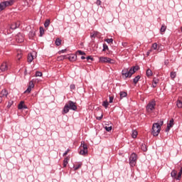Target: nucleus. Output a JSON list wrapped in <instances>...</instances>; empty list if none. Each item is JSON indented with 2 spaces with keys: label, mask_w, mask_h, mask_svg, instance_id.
<instances>
[{
  "label": "nucleus",
  "mask_w": 182,
  "mask_h": 182,
  "mask_svg": "<svg viewBox=\"0 0 182 182\" xmlns=\"http://www.w3.org/2000/svg\"><path fill=\"white\" fill-rule=\"evenodd\" d=\"M137 70H139V66L132 67L129 70L128 68H124L122 71V75L126 78L132 77Z\"/></svg>",
  "instance_id": "1"
},
{
  "label": "nucleus",
  "mask_w": 182,
  "mask_h": 182,
  "mask_svg": "<svg viewBox=\"0 0 182 182\" xmlns=\"http://www.w3.org/2000/svg\"><path fill=\"white\" fill-rule=\"evenodd\" d=\"M164 124V122L163 120H160L159 122L153 124L152 125V129H151V134H153L154 136H159L160 134V132L161 130V126Z\"/></svg>",
  "instance_id": "2"
},
{
  "label": "nucleus",
  "mask_w": 182,
  "mask_h": 182,
  "mask_svg": "<svg viewBox=\"0 0 182 182\" xmlns=\"http://www.w3.org/2000/svg\"><path fill=\"white\" fill-rule=\"evenodd\" d=\"M129 165L131 167H134L137 163V154L136 153H132L129 159Z\"/></svg>",
  "instance_id": "3"
},
{
  "label": "nucleus",
  "mask_w": 182,
  "mask_h": 182,
  "mask_svg": "<svg viewBox=\"0 0 182 182\" xmlns=\"http://www.w3.org/2000/svg\"><path fill=\"white\" fill-rule=\"evenodd\" d=\"M100 63H109L111 65H114V60L109 58V57H100L99 58Z\"/></svg>",
  "instance_id": "4"
},
{
  "label": "nucleus",
  "mask_w": 182,
  "mask_h": 182,
  "mask_svg": "<svg viewBox=\"0 0 182 182\" xmlns=\"http://www.w3.org/2000/svg\"><path fill=\"white\" fill-rule=\"evenodd\" d=\"M156 109V101L152 100L149 102L146 106V112L148 113H153V111Z\"/></svg>",
  "instance_id": "5"
},
{
  "label": "nucleus",
  "mask_w": 182,
  "mask_h": 182,
  "mask_svg": "<svg viewBox=\"0 0 182 182\" xmlns=\"http://www.w3.org/2000/svg\"><path fill=\"white\" fill-rule=\"evenodd\" d=\"M80 147H82V149L80 150V154H81V156H86V154H87V145L85 144V141L81 142Z\"/></svg>",
  "instance_id": "6"
},
{
  "label": "nucleus",
  "mask_w": 182,
  "mask_h": 182,
  "mask_svg": "<svg viewBox=\"0 0 182 182\" xmlns=\"http://www.w3.org/2000/svg\"><path fill=\"white\" fill-rule=\"evenodd\" d=\"M68 107H70V110L76 111L77 110V107L76 106V103L73 102V101H68Z\"/></svg>",
  "instance_id": "7"
},
{
  "label": "nucleus",
  "mask_w": 182,
  "mask_h": 182,
  "mask_svg": "<svg viewBox=\"0 0 182 182\" xmlns=\"http://www.w3.org/2000/svg\"><path fill=\"white\" fill-rule=\"evenodd\" d=\"M0 70L1 72H6V70H8V63H3L0 66Z\"/></svg>",
  "instance_id": "8"
},
{
  "label": "nucleus",
  "mask_w": 182,
  "mask_h": 182,
  "mask_svg": "<svg viewBox=\"0 0 182 182\" xmlns=\"http://www.w3.org/2000/svg\"><path fill=\"white\" fill-rule=\"evenodd\" d=\"M173 126H174V119H171L170 121H169V123H168L167 124V127L165 130V132H170V128L171 127H173Z\"/></svg>",
  "instance_id": "9"
},
{
  "label": "nucleus",
  "mask_w": 182,
  "mask_h": 182,
  "mask_svg": "<svg viewBox=\"0 0 182 182\" xmlns=\"http://www.w3.org/2000/svg\"><path fill=\"white\" fill-rule=\"evenodd\" d=\"M23 35L21 34L20 33L18 34H17L16 37V41L17 42H18L19 43H22V42H23Z\"/></svg>",
  "instance_id": "10"
},
{
  "label": "nucleus",
  "mask_w": 182,
  "mask_h": 182,
  "mask_svg": "<svg viewBox=\"0 0 182 182\" xmlns=\"http://www.w3.org/2000/svg\"><path fill=\"white\" fill-rule=\"evenodd\" d=\"M33 87H35V85L33 84V82L31 81L29 82V85H28L27 90H26V92H28V93H31V92L32 91V89H33Z\"/></svg>",
  "instance_id": "11"
},
{
  "label": "nucleus",
  "mask_w": 182,
  "mask_h": 182,
  "mask_svg": "<svg viewBox=\"0 0 182 182\" xmlns=\"http://www.w3.org/2000/svg\"><path fill=\"white\" fill-rule=\"evenodd\" d=\"M77 56L75 54H71L67 57L70 62H75L77 59Z\"/></svg>",
  "instance_id": "12"
},
{
  "label": "nucleus",
  "mask_w": 182,
  "mask_h": 182,
  "mask_svg": "<svg viewBox=\"0 0 182 182\" xmlns=\"http://www.w3.org/2000/svg\"><path fill=\"white\" fill-rule=\"evenodd\" d=\"M69 110H70V108L68 104H66L63 109L62 114H66L67 113H69Z\"/></svg>",
  "instance_id": "13"
},
{
  "label": "nucleus",
  "mask_w": 182,
  "mask_h": 182,
  "mask_svg": "<svg viewBox=\"0 0 182 182\" xmlns=\"http://www.w3.org/2000/svg\"><path fill=\"white\" fill-rule=\"evenodd\" d=\"M3 4H4V6L7 8V6H12V5H14V1L9 0V1H3Z\"/></svg>",
  "instance_id": "14"
},
{
  "label": "nucleus",
  "mask_w": 182,
  "mask_h": 182,
  "mask_svg": "<svg viewBox=\"0 0 182 182\" xmlns=\"http://www.w3.org/2000/svg\"><path fill=\"white\" fill-rule=\"evenodd\" d=\"M152 49L154 50H157V49H158V50H159V52L161 50H160V46L157 45V43H154L152 44L151 50Z\"/></svg>",
  "instance_id": "15"
},
{
  "label": "nucleus",
  "mask_w": 182,
  "mask_h": 182,
  "mask_svg": "<svg viewBox=\"0 0 182 182\" xmlns=\"http://www.w3.org/2000/svg\"><path fill=\"white\" fill-rule=\"evenodd\" d=\"M82 166H83V164L82 162H80L77 164L74 165L73 166L74 171L79 170V168H80V167H82Z\"/></svg>",
  "instance_id": "16"
},
{
  "label": "nucleus",
  "mask_w": 182,
  "mask_h": 182,
  "mask_svg": "<svg viewBox=\"0 0 182 182\" xmlns=\"http://www.w3.org/2000/svg\"><path fill=\"white\" fill-rule=\"evenodd\" d=\"M11 29H12L13 31H15V29H17V28H19V23H13L11 25Z\"/></svg>",
  "instance_id": "17"
},
{
  "label": "nucleus",
  "mask_w": 182,
  "mask_h": 182,
  "mask_svg": "<svg viewBox=\"0 0 182 182\" xmlns=\"http://www.w3.org/2000/svg\"><path fill=\"white\" fill-rule=\"evenodd\" d=\"M8 95H9V93L8 92V90H3L1 92V96L3 97H8Z\"/></svg>",
  "instance_id": "18"
},
{
  "label": "nucleus",
  "mask_w": 182,
  "mask_h": 182,
  "mask_svg": "<svg viewBox=\"0 0 182 182\" xmlns=\"http://www.w3.org/2000/svg\"><path fill=\"white\" fill-rule=\"evenodd\" d=\"M33 55H32V53H29L28 55V63H32L33 60Z\"/></svg>",
  "instance_id": "19"
},
{
  "label": "nucleus",
  "mask_w": 182,
  "mask_h": 182,
  "mask_svg": "<svg viewBox=\"0 0 182 182\" xmlns=\"http://www.w3.org/2000/svg\"><path fill=\"white\" fill-rule=\"evenodd\" d=\"M171 176L173 178H176V180H177V171L173 170L171 173Z\"/></svg>",
  "instance_id": "20"
},
{
  "label": "nucleus",
  "mask_w": 182,
  "mask_h": 182,
  "mask_svg": "<svg viewBox=\"0 0 182 182\" xmlns=\"http://www.w3.org/2000/svg\"><path fill=\"white\" fill-rule=\"evenodd\" d=\"M70 158L69 157H65L63 160V167H66L69 163Z\"/></svg>",
  "instance_id": "21"
},
{
  "label": "nucleus",
  "mask_w": 182,
  "mask_h": 182,
  "mask_svg": "<svg viewBox=\"0 0 182 182\" xmlns=\"http://www.w3.org/2000/svg\"><path fill=\"white\" fill-rule=\"evenodd\" d=\"M170 76H171V79H172V80H174V79H176V77L177 76V73H176V72H171Z\"/></svg>",
  "instance_id": "22"
},
{
  "label": "nucleus",
  "mask_w": 182,
  "mask_h": 182,
  "mask_svg": "<svg viewBox=\"0 0 182 182\" xmlns=\"http://www.w3.org/2000/svg\"><path fill=\"white\" fill-rule=\"evenodd\" d=\"M157 83H159V80L157 78H154L152 87H157Z\"/></svg>",
  "instance_id": "23"
},
{
  "label": "nucleus",
  "mask_w": 182,
  "mask_h": 182,
  "mask_svg": "<svg viewBox=\"0 0 182 182\" xmlns=\"http://www.w3.org/2000/svg\"><path fill=\"white\" fill-rule=\"evenodd\" d=\"M55 43L56 46H60V45H62V40H60V38H56Z\"/></svg>",
  "instance_id": "24"
},
{
  "label": "nucleus",
  "mask_w": 182,
  "mask_h": 182,
  "mask_svg": "<svg viewBox=\"0 0 182 182\" xmlns=\"http://www.w3.org/2000/svg\"><path fill=\"white\" fill-rule=\"evenodd\" d=\"M176 106L179 109H181V107H182V99H179V100H177Z\"/></svg>",
  "instance_id": "25"
},
{
  "label": "nucleus",
  "mask_w": 182,
  "mask_h": 182,
  "mask_svg": "<svg viewBox=\"0 0 182 182\" xmlns=\"http://www.w3.org/2000/svg\"><path fill=\"white\" fill-rule=\"evenodd\" d=\"M140 75H137L134 78L133 82L134 85H137V82H139V80H140Z\"/></svg>",
  "instance_id": "26"
},
{
  "label": "nucleus",
  "mask_w": 182,
  "mask_h": 182,
  "mask_svg": "<svg viewBox=\"0 0 182 182\" xmlns=\"http://www.w3.org/2000/svg\"><path fill=\"white\" fill-rule=\"evenodd\" d=\"M24 104H25V102H23V101L20 102V103L18 104V109L19 110H22V109H23Z\"/></svg>",
  "instance_id": "27"
},
{
  "label": "nucleus",
  "mask_w": 182,
  "mask_h": 182,
  "mask_svg": "<svg viewBox=\"0 0 182 182\" xmlns=\"http://www.w3.org/2000/svg\"><path fill=\"white\" fill-rule=\"evenodd\" d=\"M50 25V19H46L44 23L45 28H48Z\"/></svg>",
  "instance_id": "28"
},
{
  "label": "nucleus",
  "mask_w": 182,
  "mask_h": 182,
  "mask_svg": "<svg viewBox=\"0 0 182 182\" xmlns=\"http://www.w3.org/2000/svg\"><path fill=\"white\" fill-rule=\"evenodd\" d=\"M153 75V72L151 71V70H150L149 68H148L146 70V76L148 77H149V76H152Z\"/></svg>",
  "instance_id": "29"
},
{
  "label": "nucleus",
  "mask_w": 182,
  "mask_h": 182,
  "mask_svg": "<svg viewBox=\"0 0 182 182\" xmlns=\"http://www.w3.org/2000/svg\"><path fill=\"white\" fill-rule=\"evenodd\" d=\"M119 96H120L121 99H123V97H126L127 96V92H123V91L120 92Z\"/></svg>",
  "instance_id": "30"
},
{
  "label": "nucleus",
  "mask_w": 182,
  "mask_h": 182,
  "mask_svg": "<svg viewBox=\"0 0 182 182\" xmlns=\"http://www.w3.org/2000/svg\"><path fill=\"white\" fill-rule=\"evenodd\" d=\"M65 59H67L66 55H60L57 58V60L58 61L65 60Z\"/></svg>",
  "instance_id": "31"
},
{
  "label": "nucleus",
  "mask_w": 182,
  "mask_h": 182,
  "mask_svg": "<svg viewBox=\"0 0 182 182\" xmlns=\"http://www.w3.org/2000/svg\"><path fill=\"white\" fill-rule=\"evenodd\" d=\"M102 106L105 108L107 109L109 107V102L107 100H105L102 102Z\"/></svg>",
  "instance_id": "32"
},
{
  "label": "nucleus",
  "mask_w": 182,
  "mask_h": 182,
  "mask_svg": "<svg viewBox=\"0 0 182 182\" xmlns=\"http://www.w3.org/2000/svg\"><path fill=\"white\" fill-rule=\"evenodd\" d=\"M137 134H138L137 131L133 130L132 134V139H136V137H137Z\"/></svg>",
  "instance_id": "33"
},
{
  "label": "nucleus",
  "mask_w": 182,
  "mask_h": 182,
  "mask_svg": "<svg viewBox=\"0 0 182 182\" xmlns=\"http://www.w3.org/2000/svg\"><path fill=\"white\" fill-rule=\"evenodd\" d=\"M141 150H142V151H147V146H146L145 144H141Z\"/></svg>",
  "instance_id": "34"
},
{
  "label": "nucleus",
  "mask_w": 182,
  "mask_h": 182,
  "mask_svg": "<svg viewBox=\"0 0 182 182\" xmlns=\"http://www.w3.org/2000/svg\"><path fill=\"white\" fill-rule=\"evenodd\" d=\"M5 4H4V2H1L0 3V12H2V11H4V9H5Z\"/></svg>",
  "instance_id": "35"
},
{
  "label": "nucleus",
  "mask_w": 182,
  "mask_h": 182,
  "mask_svg": "<svg viewBox=\"0 0 182 182\" xmlns=\"http://www.w3.org/2000/svg\"><path fill=\"white\" fill-rule=\"evenodd\" d=\"M106 50H109V46H107L106 45V43L103 44V49H102V52H106Z\"/></svg>",
  "instance_id": "36"
},
{
  "label": "nucleus",
  "mask_w": 182,
  "mask_h": 182,
  "mask_svg": "<svg viewBox=\"0 0 182 182\" xmlns=\"http://www.w3.org/2000/svg\"><path fill=\"white\" fill-rule=\"evenodd\" d=\"M77 55H86V53H85V51H82L80 50H78L77 52H76Z\"/></svg>",
  "instance_id": "37"
},
{
  "label": "nucleus",
  "mask_w": 182,
  "mask_h": 182,
  "mask_svg": "<svg viewBox=\"0 0 182 182\" xmlns=\"http://www.w3.org/2000/svg\"><path fill=\"white\" fill-rule=\"evenodd\" d=\"M181 176H182V170L180 169L178 173V176H177V178H176V180H181Z\"/></svg>",
  "instance_id": "38"
},
{
  "label": "nucleus",
  "mask_w": 182,
  "mask_h": 182,
  "mask_svg": "<svg viewBox=\"0 0 182 182\" xmlns=\"http://www.w3.org/2000/svg\"><path fill=\"white\" fill-rule=\"evenodd\" d=\"M166 29H167V26H166L164 24H163L161 27V32H166Z\"/></svg>",
  "instance_id": "39"
},
{
  "label": "nucleus",
  "mask_w": 182,
  "mask_h": 182,
  "mask_svg": "<svg viewBox=\"0 0 182 182\" xmlns=\"http://www.w3.org/2000/svg\"><path fill=\"white\" fill-rule=\"evenodd\" d=\"M43 33H45V30L43 29V27H40V36H43Z\"/></svg>",
  "instance_id": "40"
},
{
  "label": "nucleus",
  "mask_w": 182,
  "mask_h": 182,
  "mask_svg": "<svg viewBox=\"0 0 182 182\" xmlns=\"http://www.w3.org/2000/svg\"><path fill=\"white\" fill-rule=\"evenodd\" d=\"M35 35H36L35 31H30L28 33L29 38H33Z\"/></svg>",
  "instance_id": "41"
},
{
  "label": "nucleus",
  "mask_w": 182,
  "mask_h": 182,
  "mask_svg": "<svg viewBox=\"0 0 182 182\" xmlns=\"http://www.w3.org/2000/svg\"><path fill=\"white\" fill-rule=\"evenodd\" d=\"M98 33H99V32L95 31L94 33L90 34V38H96V36H97Z\"/></svg>",
  "instance_id": "42"
},
{
  "label": "nucleus",
  "mask_w": 182,
  "mask_h": 182,
  "mask_svg": "<svg viewBox=\"0 0 182 182\" xmlns=\"http://www.w3.org/2000/svg\"><path fill=\"white\" fill-rule=\"evenodd\" d=\"M107 43H113V38H107L105 40Z\"/></svg>",
  "instance_id": "43"
},
{
  "label": "nucleus",
  "mask_w": 182,
  "mask_h": 182,
  "mask_svg": "<svg viewBox=\"0 0 182 182\" xmlns=\"http://www.w3.org/2000/svg\"><path fill=\"white\" fill-rule=\"evenodd\" d=\"M12 105H14V101L9 100L7 105L8 109H9L12 106Z\"/></svg>",
  "instance_id": "44"
},
{
  "label": "nucleus",
  "mask_w": 182,
  "mask_h": 182,
  "mask_svg": "<svg viewBox=\"0 0 182 182\" xmlns=\"http://www.w3.org/2000/svg\"><path fill=\"white\" fill-rule=\"evenodd\" d=\"M41 76H42V72L36 71V77H41Z\"/></svg>",
  "instance_id": "45"
},
{
  "label": "nucleus",
  "mask_w": 182,
  "mask_h": 182,
  "mask_svg": "<svg viewBox=\"0 0 182 182\" xmlns=\"http://www.w3.org/2000/svg\"><path fill=\"white\" fill-rule=\"evenodd\" d=\"M105 129L107 132H112V126H111V127H105Z\"/></svg>",
  "instance_id": "46"
},
{
  "label": "nucleus",
  "mask_w": 182,
  "mask_h": 182,
  "mask_svg": "<svg viewBox=\"0 0 182 182\" xmlns=\"http://www.w3.org/2000/svg\"><path fill=\"white\" fill-rule=\"evenodd\" d=\"M21 58H22V54L18 53L17 54V59H18V60H21Z\"/></svg>",
  "instance_id": "47"
},
{
  "label": "nucleus",
  "mask_w": 182,
  "mask_h": 182,
  "mask_svg": "<svg viewBox=\"0 0 182 182\" xmlns=\"http://www.w3.org/2000/svg\"><path fill=\"white\" fill-rule=\"evenodd\" d=\"M70 89H71V90H75V89H76V87L74 84H72L70 85Z\"/></svg>",
  "instance_id": "48"
},
{
  "label": "nucleus",
  "mask_w": 182,
  "mask_h": 182,
  "mask_svg": "<svg viewBox=\"0 0 182 182\" xmlns=\"http://www.w3.org/2000/svg\"><path fill=\"white\" fill-rule=\"evenodd\" d=\"M69 151H70V149H68L63 154V157H65V156H68V153H69Z\"/></svg>",
  "instance_id": "49"
},
{
  "label": "nucleus",
  "mask_w": 182,
  "mask_h": 182,
  "mask_svg": "<svg viewBox=\"0 0 182 182\" xmlns=\"http://www.w3.org/2000/svg\"><path fill=\"white\" fill-rule=\"evenodd\" d=\"M122 45L124 48H127V45H129V43L127 42H122Z\"/></svg>",
  "instance_id": "50"
},
{
  "label": "nucleus",
  "mask_w": 182,
  "mask_h": 182,
  "mask_svg": "<svg viewBox=\"0 0 182 182\" xmlns=\"http://www.w3.org/2000/svg\"><path fill=\"white\" fill-rule=\"evenodd\" d=\"M96 4H97L98 6H100V5H102V1H100V0H97Z\"/></svg>",
  "instance_id": "51"
},
{
  "label": "nucleus",
  "mask_w": 182,
  "mask_h": 182,
  "mask_svg": "<svg viewBox=\"0 0 182 182\" xmlns=\"http://www.w3.org/2000/svg\"><path fill=\"white\" fill-rule=\"evenodd\" d=\"M87 60H93V58L92 56L89 55L86 58Z\"/></svg>",
  "instance_id": "52"
},
{
  "label": "nucleus",
  "mask_w": 182,
  "mask_h": 182,
  "mask_svg": "<svg viewBox=\"0 0 182 182\" xmlns=\"http://www.w3.org/2000/svg\"><path fill=\"white\" fill-rule=\"evenodd\" d=\"M97 120H102L103 119V114H102L100 117H96Z\"/></svg>",
  "instance_id": "53"
},
{
  "label": "nucleus",
  "mask_w": 182,
  "mask_h": 182,
  "mask_svg": "<svg viewBox=\"0 0 182 182\" xmlns=\"http://www.w3.org/2000/svg\"><path fill=\"white\" fill-rule=\"evenodd\" d=\"M114 99V97H109V103H113V100Z\"/></svg>",
  "instance_id": "54"
},
{
  "label": "nucleus",
  "mask_w": 182,
  "mask_h": 182,
  "mask_svg": "<svg viewBox=\"0 0 182 182\" xmlns=\"http://www.w3.org/2000/svg\"><path fill=\"white\" fill-rule=\"evenodd\" d=\"M66 51V49H64V50H61L58 52V53H65Z\"/></svg>",
  "instance_id": "55"
},
{
  "label": "nucleus",
  "mask_w": 182,
  "mask_h": 182,
  "mask_svg": "<svg viewBox=\"0 0 182 182\" xmlns=\"http://www.w3.org/2000/svg\"><path fill=\"white\" fill-rule=\"evenodd\" d=\"M3 99H4V97L0 95V103H2V102L4 100Z\"/></svg>",
  "instance_id": "56"
},
{
  "label": "nucleus",
  "mask_w": 182,
  "mask_h": 182,
  "mask_svg": "<svg viewBox=\"0 0 182 182\" xmlns=\"http://www.w3.org/2000/svg\"><path fill=\"white\" fill-rule=\"evenodd\" d=\"M151 50H149L147 53H146V55H147V56H149V55H150V53L151 52Z\"/></svg>",
  "instance_id": "57"
},
{
  "label": "nucleus",
  "mask_w": 182,
  "mask_h": 182,
  "mask_svg": "<svg viewBox=\"0 0 182 182\" xmlns=\"http://www.w3.org/2000/svg\"><path fill=\"white\" fill-rule=\"evenodd\" d=\"M23 109H28V107L25 105H23Z\"/></svg>",
  "instance_id": "58"
},
{
  "label": "nucleus",
  "mask_w": 182,
  "mask_h": 182,
  "mask_svg": "<svg viewBox=\"0 0 182 182\" xmlns=\"http://www.w3.org/2000/svg\"><path fill=\"white\" fill-rule=\"evenodd\" d=\"M81 59L83 60L86 59V57L82 55V56H81Z\"/></svg>",
  "instance_id": "59"
},
{
  "label": "nucleus",
  "mask_w": 182,
  "mask_h": 182,
  "mask_svg": "<svg viewBox=\"0 0 182 182\" xmlns=\"http://www.w3.org/2000/svg\"><path fill=\"white\" fill-rule=\"evenodd\" d=\"M181 32H182V26H181Z\"/></svg>",
  "instance_id": "60"
},
{
  "label": "nucleus",
  "mask_w": 182,
  "mask_h": 182,
  "mask_svg": "<svg viewBox=\"0 0 182 182\" xmlns=\"http://www.w3.org/2000/svg\"><path fill=\"white\" fill-rule=\"evenodd\" d=\"M165 65H167V63H166V62L165 63Z\"/></svg>",
  "instance_id": "61"
}]
</instances>
